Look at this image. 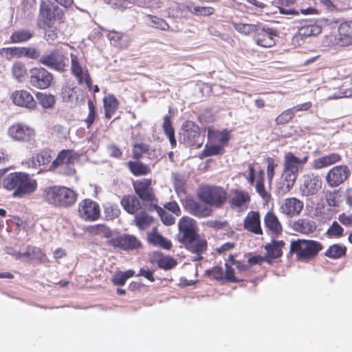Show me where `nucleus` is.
Here are the masks:
<instances>
[{
  "mask_svg": "<svg viewBox=\"0 0 352 352\" xmlns=\"http://www.w3.org/2000/svg\"><path fill=\"white\" fill-rule=\"evenodd\" d=\"M343 228L337 221H335L327 230V234L330 237L338 238L343 235Z\"/></svg>",
  "mask_w": 352,
  "mask_h": 352,
  "instance_id": "nucleus-56",
  "label": "nucleus"
},
{
  "mask_svg": "<svg viewBox=\"0 0 352 352\" xmlns=\"http://www.w3.org/2000/svg\"><path fill=\"white\" fill-rule=\"evenodd\" d=\"M26 69L25 65L21 63H15L12 66V75L13 76L20 80L24 76Z\"/></svg>",
  "mask_w": 352,
  "mask_h": 352,
  "instance_id": "nucleus-62",
  "label": "nucleus"
},
{
  "mask_svg": "<svg viewBox=\"0 0 352 352\" xmlns=\"http://www.w3.org/2000/svg\"><path fill=\"white\" fill-rule=\"evenodd\" d=\"M177 265V261L170 256H163L157 260V265L164 270H170Z\"/></svg>",
  "mask_w": 352,
  "mask_h": 352,
  "instance_id": "nucleus-55",
  "label": "nucleus"
},
{
  "mask_svg": "<svg viewBox=\"0 0 352 352\" xmlns=\"http://www.w3.org/2000/svg\"><path fill=\"white\" fill-rule=\"evenodd\" d=\"M346 248L344 245L334 244L329 247L325 255L331 258H339L346 254Z\"/></svg>",
  "mask_w": 352,
  "mask_h": 352,
  "instance_id": "nucleus-44",
  "label": "nucleus"
},
{
  "mask_svg": "<svg viewBox=\"0 0 352 352\" xmlns=\"http://www.w3.org/2000/svg\"><path fill=\"white\" fill-rule=\"evenodd\" d=\"M7 134L14 142H28L34 139L35 131L24 123L16 122L8 128Z\"/></svg>",
  "mask_w": 352,
  "mask_h": 352,
  "instance_id": "nucleus-9",
  "label": "nucleus"
},
{
  "mask_svg": "<svg viewBox=\"0 0 352 352\" xmlns=\"http://www.w3.org/2000/svg\"><path fill=\"white\" fill-rule=\"evenodd\" d=\"M52 134L57 139L62 140L66 139L68 131L66 127L60 124L54 125L52 129Z\"/></svg>",
  "mask_w": 352,
  "mask_h": 352,
  "instance_id": "nucleus-58",
  "label": "nucleus"
},
{
  "mask_svg": "<svg viewBox=\"0 0 352 352\" xmlns=\"http://www.w3.org/2000/svg\"><path fill=\"white\" fill-rule=\"evenodd\" d=\"M148 24L154 28L160 29L162 30H167L169 29L168 24L162 19L158 18L155 16L148 14L147 16Z\"/></svg>",
  "mask_w": 352,
  "mask_h": 352,
  "instance_id": "nucleus-50",
  "label": "nucleus"
},
{
  "mask_svg": "<svg viewBox=\"0 0 352 352\" xmlns=\"http://www.w3.org/2000/svg\"><path fill=\"white\" fill-rule=\"evenodd\" d=\"M108 38L112 45L120 48L126 47L129 45V36L121 32L112 31L108 34Z\"/></svg>",
  "mask_w": 352,
  "mask_h": 352,
  "instance_id": "nucleus-36",
  "label": "nucleus"
},
{
  "mask_svg": "<svg viewBox=\"0 0 352 352\" xmlns=\"http://www.w3.org/2000/svg\"><path fill=\"white\" fill-rule=\"evenodd\" d=\"M263 175V170H261L258 173V177L256 180L255 188L257 193L265 201L267 202L271 198V195L267 190H265L264 186Z\"/></svg>",
  "mask_w": 352,
  "mask_h": 352,
  "instance_id": "nucleus-41",
  "label": "nucleus"
},
{
  "mask_svg": "<svg viewBox=\"0 0 352 352\" xmlns=\"http://www.w3.org/2000/svg\"><path fill=\"white\" fill-rule=\"evenodd\" d=\"M3 186L6 189L13 191L14 197L21 198L34 192L37 188V182L25 173L15 172L3 179Z\"/></svg>",
  "mask_w": 352,
  "mask_h": 352,
  "instance_id": "nucleus-2",
  "label": "nucleus"
},
{
  "mask_svg": "<svg viewBox=\"0 0 352 352\" xmlns=\"http://www.w3.org/2000/svg\"><path fill=\"white\" fill-rule=\"evenodd\" d=\"M308 160V155L297 157L293 153H286L283 160V169L280 181L277 185V192L283 195L290 191L301 171Z\"/></svg>",
  "mask_w": 352,
  "mask_h": 352,
  "instance_id": "nucleus-1",
  "label": "nucleus"
},
{
  "mask_svg": "<svg viewBox=\"0 0 352 352\" xmlns=\"http://www.w3.org/2000/svg\"><path fill=\"white\" fill-rule=\"evenodd\" d=\"M24 50L23 47H8L6 50V55L8 58H12L13 57H22L24 56Z\"/></svg>",
  "mask_w": 352,
  "mask_h": 352,
  "instance_id": "nucleus-63",
  "label": "nucleus"
},
{
  "mask_svg": "<svg viewBox=\"0 0 352 352\" xmlns=\"http://www.w3.org/2000/svg\"><path fill=\"white\" fill-rule=\"evenodd\" d=\"M294 116L295 113L293 111L292 108L288 109L276 118V122L277 124H284L289 122Z\"/></svg>",
  "mask_w": 352,
  "mask_h": 352,
  "instance_id": "nucleus-57",
  "label": "nucleus"
},
{
  "mask_svg": "<svg viewBox=\"0 0 352 352\" xmlns=\"http://www.w3.org/2000/svg\"><path fill=\"white\" fill-rule=\"evenodd\" d=\"M135 272L132 270H129L125 272H118L115 274L112 278V283L115 285L122 286L125 284L127 279L133 276Z\"/></svg>",
  "mask_w": 352,
  "mask_h": 352,
  "instance_id": "nucleus-46",
  "label": "nucleus"
},
{
  "mask_svg": "<svg viewBox=\"0 0 352 352\" xmlns=\"http://www.w3.org/2000/svg\"><path fill=\"white\" fill-rule=\"evenodd\" d=\"M39 62L50 69L63 72L67 65V58L58 50H54L43 55Z\"/></svg>",
  "mask_w": 352,
  "mask_h": 352,
  "instance_id": "nucleus-11",
  "label": "nucleus"
},
{
  "mask_svg": "<svg viewBox=\"0 0 352 352\" xmlns=\"http://www.w3.org/2000/svg\"><path fill=\"white\" fill-rule=\"evenodd\" d=\"M173 179L176 192L177 193H184L186 185L184 179L182 176L177 174L173 175Z\"/></svg>",
  "mask_w": 352,
  "mask_h": 352,
  "instance_id": "nucleus-59",
  "label": "nucleus"
},
{
  "mask_svg": "<svg viewBox=\"0 0 352 352\" xmlns=\"http://www.w3.org/2000/svg\"><path fill=\"white\" fill-rule=\"evenodd\" d=\"M13 102L20 107L32 109L36 107V102L32 94L26 90H17L10 96Z\"/></svg>",
  "mask_w": 352,
  "mask_h": 352,
  "instance_id": "nucleus-24",
  "label": "nucleus"
},
{
  "mask_svg": "<svg viewBox=\"0 0 352 352\" xmlns=\"http://www.w3.org/2000/svg\"><path fill=\"white\" fill-rule=\"evenodd\" d=\"M151 180L149 179H142L133 183L135 193L143 201H153L155 195L151 187Z\"/></svg>",
  "mask_w": 352,
  "mask_h": 352,
  "instance_id": "nucleus-22",
  "label": "nucleus"
},
{
  "mask_svg": "<svg viewBox=\"0 0 352 352\" xmlns=\"http://www.w3.org/2000/svg\"><path fill=\"white\" fill-rule=\"evenodd\" d=\"M325 199L329 208L326 209L323 206L322 208L316 209V216L319 220L322 221L329 220L335 214V210L332 209V207L338 206L339 204L338 193L336 191H328L325 194Z\"/></svg>",
  "mask_w": 352,
  "mask_h": 352,
  "instance_id": "nucleus-12",
  "label": "nucleus"
},
{
  "mask_svg": "<svg viewBox=\"0 0 352 352\" xmlns=\"http://www.w3.org/2000/svg\"><path fill=\"white\" fill-rule=\"evenodd\" d=\"M321 186L322 181L319 176L310 173L302 176L300 190L302 195L311 196L317 194Z\"/></svg>",
  "mask_w": 352,
  "mask_h": 352,
  "instance_id": "nucleus-13",
  "label": "nucleus"
},
{
  "mask_svg": "<svg viewBox=\"0 0 352 352\" xmlns=\"http://www.w3.org/2000/svg\"><path fill=\"white\" fill-rule=\"evenodd\" d=\"M349 174V169L347 166H336L329 170L326 176V180L330 186H338L348 178Z\"/></svg>",
  "mask_w": 352,
  "mask_h": 352,
  "instance_id": "nucleus-17",
  "label": "nucleus"
},
{
  "mask_svg": "<svg viewBox=\"0 0 352 352\" xmlns=\"http://www.w3.org/2000/svg\"><path fill=\"white\" fill-rule=\"evenodd\" d=\"M162 127L164 133L169 139L171 146H175L176 140L175 138V131L172 126V123L169 116L166 115L164 116Z\"/></svg>",
  "mask_w": 352,
  "mask_h": 352,
  "instance_id": "nucleus-42",
  "label": "nucleus"
},
{
  "mask_svg": "<svg viewBox=\"0 0 352 352\" xmlns=\"http://www.w3.org/2000/svg\"><path fill=\"white\" fill-rule=\"evenodd\" d=\"M127 164L135 176L145 175L150 173L149 167L140 162H129Z\"/></svg>",
  "mask_w": 352,
  "mask_h": 352,
  "instance_id": "nucleus-40",
  "label": "nucleus"
},
{
  "mask_svg": "<svg viewBox=\"0 0 352 352\" xmlns=\"http://www.w3.org/2000/svg\"><path fill=\"white\" fill-rule=\"evenodd\" d=\"M180 135L189 146L199 148L204 142V135H201L199 127L192 121H186L183 124Z\"/></svg>",
  "mask_w": 352,
  "mask_h": 352,
  "instance_id": "nucleus-8",
  "label": "nucleus"
},
{
  "mask_svg": "<svg viewBox=\"0 0 352 352\" xmlns=\"http://www.w3.org/2000/svg\"><path fill=\"white\" fill-rule=\"evenodd\" d=\"M292 228L296 232L309 234L313 233L316 229V223L309 219H298L293 223Z\"/></svg>",
  "mask_w": 352,
  "mask_h": 352,
  "instance_id": "nucleus-30",
  "label": "nucleus"
},
{
  "mask_svg": "<svg viewBox=\"0 0 352 352\" xmlns=\"http://www.w3.org/2000/svg\"><path fill=\"white\" fill-rule=\"evenodd\" d=\"M87 230L94 235H99L109 238L111 235V230L103 224L89 226Z\"/></svg>",
  "mask_w": 352,
  "mask_h": 352,
  "instance_id": "nucleus-48",
  "label": "nucleus"
},
{
  "mask_svg": "<svg viewBox=\"0 0 352 352\" xmlns=\"http://www.w3.org/2000/svg\"><path fill=\"white\" fill-rule=\"evenodd\" d=\"M243 228L254 234H263L259 212L253 210L250 211L244 219Z\"/></svg>",
  "mask_w": 352,
  "mask_h": 352,
  "instance_id": "nucleus-25",
  "label": "nucleus"
},
{
  "mask_svg": "<svg viewBox=\"0 0 352 352\" xmlns=\"http://www.w3.org/2000/svg\"><path fill=\"white\" fill-rule=\"evenodd\" d=\"M322 32L320 25L314 21H309L308 23L298 28V32L294 35L292 39L293 43H297L300 45L303 43V39L307 37L316 36Z\"/></svg>",
  "mask_w": 352,
  "mask_h": 352,
  "instance_id": "nucleus-18",
  "label": "nucleus"
},
{
  "mask_svg": "<svg viewBox=\"0 0 352 352\" xmlns=\"http://www.w3.org/2000/svg\"><path fill=\"white\" fill-rule=\"evenodd\" d=\"M276 36H277L276 30L269 27H263L258 31L254 37V41L258 45L271 47L275 44Z\"/></svg>",
  "mask_w": 352,
  "mask_h": 352,
  "instance_id": "nucleus-20",
  "label": "nucleus"
},
{
  "mask_svg": "<svg viewBox=\"0 0 352 352\" xmlns=\"http://www.w3.org/2000/svg\"><path fill=\"white\" fill-rule=\"evenodd\" d=\"M104 115L110 119L118 108V102L113 95H108L103 98Z\"/></svg>",
  "mask_w": 352,
  "mask_h": 352,
  "instance_id": "nucleus-37",
  "label": "nucleus"
},
{
  "mask_svg": "<svg viewBox=\"0 0 352 352\" xmlns=\"http://www.w3.org/2000/svg\"><path fill=\"white\" fill-rule=\"evenodd\" d=\"M52 157L51 153L49 151H43L41 153L36 154L32 157V162L33 166H39L41 165H45L49 164Z\"/></svg>",
  "mask_w": 352,
  "mask_h": 352,
  "instance_id": "nucleus-45",
  "label": "nucleus"
},
{
  "mask_svg": "<svg viewBox=\"0 0 352 352\" xmlns=\"http://www.w3.org/2000/svg\"><path fill=\"white\" fill-rule=\"evenodd\" d=\"M78 213L86 221H96L100 217V206L91 199H85L78 205Z\"/></svg>",
  "mask_w": 352,
  "mask_h": 352,
  "instance_id": "nucleus-15",
  "label": "nucleus"
},
{
  "mask_svg": "<svg viewBox=\"0 0 352 352\" xmlns=\"http://www.w3.org/2000/svg\"><path fill=\"white\" fill-rule=\"evenodd\" d=\"M186 8L190 12L201 16L211 15L213 14L214 10L212 7L198 6L192 3H189Z\"/></svg>",
  "mask_w": 352,
  "mask_h": 352,
  "instance_id": "nucleus-47",
  "label": "nucleus"
},
{
  "mask_svg": "<svg viewBox=\"0 0 352 352\" xmlns=\"http://www.w3.org/2000/svg\"><path fill=\"white\" fill-rule=\"evenodd\" d=\"M30 82L32 86L43 89L49 87L53 80V75L43 67H34L30 71Z\"/></svg>",
  "mask_w": 352,
  "mask_h": 352,
  "instance_id": "nucleus-10",
  "label": "nucleus"
},
{
  "mask_svg": "<svg viewBox=\"0 0 352 352\" xmlns=\"http://www.w3.org/2000/svg\"><path fill=\"white\" fill-rule=\"evenodd\" d=\"M62 97L64 102L71 104L76 105L80 103L76 87L65 85L63 88Z\"/></svg>",
  "mask_w": 352,
  "mask_h": 352,
  "instance_id": "nucleus-38",
  "label": "nucleus"
},
{
  "mask_svg": "<svg viewBox=\"0 0 352 352\" xmlns=\"http://www.w3.org/2000/svg\"><path fill=\"white\" fill-rule=\"evenodd\" d=\"M154 208L165 225L170 226L175 223V218L172 214L157 205H155Z\"/></svg>",
  "mask_w": 352,
  "mask_h": 352,
  "instance_id": "nucleus-54",
  "label": "nucleus"
},
{
  "mask_svg": "<svg viewBox=\"0 0 352 352\" xmlns=\"http://www.w3.org/2000/svg\"><path fill=\"white\" fill-rule=\"evenodd\" d=\"M87 104L89 108V113L87 118L85 119V122L87 123V128H90L95 120L96 112L95 109V105L91 99L88 100Z\"/></svg>",
  "mask_w": 352,
  "mask_h": 352,
  "instance_id": "nucleus-60",
  "label": "nucleus"
},
{
  "mask_svg": "<svg viewBox=\"0 0 352 352\" xmlns=\"http://www.w3.org/2000/svg\"><path fill=\"white\" fill-rule=\"evenodd\" d=\"M198 197L210 206L221 208L226 201L227 193L221 187L206 185L199 188Z\"/></svg>",
  "mask_w": 352,
  "mask_h": 352,
  "instance_id": "nucleus-6",
  "label": "nucleus"
},
{
  "mask_svg": "<svg viewBox=\"0 0 352 352\" xmlns=\"http://www.w3.org/2000/svg\"><path fill=\"white\" fill-rule=\"evenodd\" d=\"M71 57V72L77 78L79 84L82 82L83 74L85 73L86 68L82 67V57L73 53L70 54Z\"/></svg>",
  "mask_w": 352,
  "mask_h": 352,
  "instance_id": "nucleus-31",
  "label": "nucleus"
},
{
  "mask_svg": "<svg viewBox=\"0 0 352 352\" xmlns=\"http://www.w3.org/2000/svg\"><path fill=\"white\" fill-rule=\"evenodd\" d=\"M186 248L195 256L194 261H199L203 258L202 254L206 251L208 244L204 238H201L197 234L196 236L192 237V239L186 240L182 243Z\"/></svg>",
  "mask_w": 352,
  "mask_h": 352,
  "instance_id": "nucleus-16",
  "label": "nucleus"
},
{
  "mask_svg": "<svg viewBox=\"0 0 352 352\" xmlns=\"http://www.w3.org/2000/svg\"><path fill=\"white\" fill-rule=\"evenodd\" d=\"M147 238L148 242L154 246L165 250H169L172 246L171 241L158 233L156 227H154L152 232L148 234Z\"/></svg>",
  "mask_w": 352,
  "mask_h": 352,
  "instance_id": "nucleus-28",
  "label": "nucleus"
},
{
  "mask_svg": "<svg viewBox=\"0 0 352 352\" xmlns=\"http://www.w3.org/2000/svg\"><path fill=\"white\" fill-rule=\"evenodd\" d=\"M339 35L335 38L336 45L347 46L352 43V21H344L338 28Z\"/></svg>",
  "mask_w": 352,
  "mask_h": 352,
  "instance_id": "nucleus-26",
  "label": "nucleus"
},
{
  "mask_svg": "<svg viewBox=\"0 0 352 352\" xmlns=\"http://www.w3.org/2000/svg\"><path fill=\"white\" fill-rule=\"evenodd\" d=\"M32 36V34L27 30H19L14 32L10 36L12 43H22L30 40Z\"/></svg>",
  "mask_w": 352,
  "mask_h": 352,
  "instance_id": "nucleus-49",
  "label": "nucleus"
},
{
  "mask_svg": "<svg viewBox=\"0 0 352 352\" xmlns=\"http://www.w3.org/2000/svg\"><path fill=\"white\" fill-rule=\"evenodd\" d=\"M105 217L108 219L117 218L120 212V208L117 204L107 203L104 206Z\"/></svg>",
  "mask_w": 352,
  "mask_h": 352,
  "instance_id": "nucleus-52",
  "label": "nucleus"
},
{
  "mask_svg": "<svg viewBox=\"0 0 352 352\" xmlns=\"http://www.w3.org/2000/svg\"><path fill=\"white\" fill-rule=\"evenodd\" d=\"M341 157L338 153H331L317 159L312 162V167L314 169H321L339 162Z\"/></svg>",
  "mask_w": 352,
  "mask_h": 352,
  "instance_id": "nucleus-32",
  "label": "nucleus"
},
{
  "mask_svg": "<svg viewBox=\"0 0 352 352\" xmlns=\"http://www.w3.org/2000/svg\"><path fill=\"white\" fill-rule=\"evenodd\" d=\"M22 256H26L28 258H35L42 261L44 260L45 255L44 253L42 252V251L38 248L30 246L28 248L26 252L23 253L19 252L16 255L17 258H21Z\"/></svg>",
  "mask_w": 352,
  "mask_h": 352,
  "instance_id": "nucleus-43",
  "label": "nucleus"
},
{
  "mask_svg": "<svg viewBox=\"0 0 352 352\" xmlns=\"http://www.w3.org/2000/svg\"><path fill=\"white\" fill-rule=\"evenodd\" d=\"M294 2V0H277L279 12L283 14H294V10L291 8H284L283 6H290Z\"/></svg>",
  "mask_w": 352,
  "mask_h": 352,
  "instance_id": "nucleus-61",
  "label": "nucleus"
},
{
  "mask_svg": "<svg viewBox=\"0 0 352 352\" xmlns=\"http://www.w3.org/2000/svg\"><path fill=\"white\" fill-rule=\"evenodd\" d=\"M134 221L135 225L141 230L148 228L153 221V218L148 214L146 212H140L135 216Z\"/></svg>",
  "mask_w": 352,
  "mask_h": 352,
  "instance_id": "nucleus-39",
  "label": "nucleus"
},
{
  "mask_svg": "<svg viewBox=\"0 0 352 352\" xmlns=\"http://www.w3.org/2000/svg\"><path fill=\"white\" fill-rule=\"evenodd\" d=\"M45 197L50 204L68 207L76 202L77 194L72 189L65 186H54L45 190Z\"/></svg>",
  "mask_w": 352,
  "mask_h": 352,
  "instance_id": "nucleus-4",
  "label": "nucleus"
},
{
  "mask_svg": "<svg viewBox=\"0 0 352 352\" xmlns=\"http://www.w3.org/2000/svg\"><path fill=\"white\" fill-rule=\"evenodd\" d=\"M76 153L72 150L61 151L50 166V170L58 173L71 175L75 172L74 162L76 160Z\"/></svg>",
  "mask_w": 352,
  "mask_h": 352,
  "instance_id": "nucleus-7",
  "label": "nucleus"
},
{
  "mask_svg": "<svg viewBox=\"0 0 352 352\" xmlns=\"http://www.w3.org/2000/svg\"><path fill=\"white\" fill-rule=\"evenodd\" d=\"M36 98L39 102V104L45 109L53 107L55 103L54 97L51 94L38 93L36 94Z\"/></svg>",
  "mask_w": 352,
  "mask_h": 352,
  "instance_id": "nucleus-51",
  "label": "nucleus"
},
{
  "mask_svg": "<svg viewBox=\"0 0 352 352\" xmlns=\"http://www.w3.org/2000/svg\"><path fill=\"white\" fill-rule=\"evenodd\" d=\"M303 202L296 197L287 198L280 206V212L289 217L298 215L302 208Z\"/></svg>",
  "mask_w": 352,
  "mask_h": 352,
  "instance_id": "nucleus-27",
  "label": "nucleus"
},
{
  "mask_svg": "<svg viewBox=\"0 0 352 352\" xmlns=\"http://www.w3.org/2000/svg\"><path fill=\"white\" fill-rule=\"evenodd\" d=\"M265 226L274 234L282 233L283 228L277 216L272 212H267L264 217Z\"/></svg>",
  "mask_w": 352,
  "mask_h": 352,
  "instance_id": "nucleus-29",
  "label": "nucleus"
},
{
  "mask_svg": "<svg viewBox=\"0 0 352 352\" xmlns=\"http://www.w3.org/2000/svg\"><path fill=\"white\" fill-rule=\"evenodd\" d=\"M121 204L129 214H135L141 208L140 200L134 195L124 196L121 200Z\"/></svg>",
  "mask_w": 352,
  "mask_h": 352,
  "instance_id": "nucleus-33",
  "label": "nucleus"
},
{
  "mask_svg": "<svg viewBox=\"0 0 352 352\" xmlns=\"http://www.w3.org/2000/svg\"><path fill=\"white\" fill-rule=\"evenodd\" d=\"M322 249L321 244L316 241L298 239L290 245V253H295L299 260H310Z\"/></svg>",
  "mask_w": 352,
  "mask_h": 352,
  "instance_id": "nucleus-5",
  "label": "nucleus"
},
{
  "mask_svg": "<svg viewBox=\"0 0 352 352\" xmlns=\"http://www.w3.org/2000/svg\"><path fill=\"white\" fill-rule=\"evenodd\" d=\"M64 11L50 0H41L36 25L40 29L51 28L55 22H63Z\"/></svg>",
  "mask_w": 352,
  "mask_h": 352,
  "instance_id": "nucleus-3",
  "label": "nucleus"
},
{
  "mask_svg": "<svg viewBox=\"0 0 352 352\" xmlns=\"http://www.w3.org/2000/svg\"><path fill=\"white\" fill-rule=\"evenodd\" d=\"M250 202L249 193L244 190H235L229 199L232 208L237 211H242L248 208Z\"/></svg>",
  "mask_w": 352,
  "mask_h": 352,
  "instance_id": "nucleus-23",
  "label": "nucleus"
},
{
  "mask_svg": "<svg viewBox=\"0 0 352 352\" xmlns=\"http://www.w3.org/2000/svg\"><path fill=\"white\" fill-rule=\"evenodd\" d=\"M276 166L277 164H275L274 160L272 158L269 157L267 159V175L270 184L273 179Z\"/></svg>",
  "mask_w": 352,
  "mask_h": 352,
  "instance_id": "nucleus-64",
  "label": "nucleus"
},
{
  "mask_svg": "<svg viewBox=\"0 0 352 352\" xmlns=\"http://www.w3.org/2000/svg\"><path fill=\"white\" fill-rule=\"evenodd\" d=\"M208 137L212 142L218 143V144L222 145L223 147L227 144L230 139L229 132L227 130L208 129Z\"/></svg>",
  "mask_w": 352,
  "mask_h": 352,
  "instance_id": "nucleus-35",
  "label": "nucleus"
},
{
  "mask_svg": "<svg viewBox=\"0 0 352 352\" xmlns=\"http://www.w3.org/2000/svg\"><path fill=\"white\" fill-rule=\"evenodd\" d=\"M108 243L123 250H133L140 245V241L133 235L122 234L109 240Z\"/></svg>",
  "mask_w": 352,
  "mask_h": 352,
  "instance_id": "nucleus-19",
  "label": "nucleus"
},
{
  "mask_svg": "<svg viewBox=\"0 0 352 352\" xmlns=\"http://www.w3.org/2000/svg\"><path fill=\"white\" fill-rule=\"evenodd\" d=\"M185 208L191 214L198 217H208L212 212L210 207L206 203L192 199L186 200Z\"/></svg>",
  "mask_w": 352,
  "mask_h": 352,
  "instance_id": "nucleus-21",
  "label": "nucleus"
},
{
  "mask_svg": "<svg viewBox=\"0 0 352 352\" xmlns=\"http://www.w3.org/2000/svg\"><path fill=\"white\" fill-rule=\"evenodd\" d=\"M224 151L222 145L218 144H212L210 145H206L204 150L202 152V155L205 157H209L216 155L222 154Z\"/></svg>",
  "mask_w": 352,
  "mask_h": 352,
  "instance_id": "nucleus-53",
  "label": "nucleus"
},
{
  "mask_svg": "<svg viewBox=\"0 0 352 352\" xmlns=\"http://www.w3.org/2000/svg\"><path fill=\"white\" fill-rule=\"evenodd\" d=\"M283 241L272 240V243L267 244L265 249L267 251V257L271 259L277 258L282 255V248L284 247Z\"/></svg>",
  "mask_w": 352,
  "mask_h": 352,
  "instance_id": "nucleus-34",
  "label": "nucleus"
},
{
  "mask_svg": "<svg viewBox=\"0 0 352 352\" xmlns=\"http://www.w3.org/2000/svg\"><path fill=\"white\" fill-rule=\"evenodd\" d=\"M178 227L179 231L178 240L180 243L192 239V237L196 236L198 234L197 233L196 222L190 217H182L179 221Z\"/></svg>",
  "mask_w": 352,
  "mask_h": 352,
  "instance_id": "nucleus-14",
  "label": "nucleus"
}]
</instances>
